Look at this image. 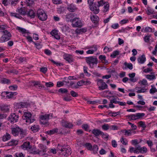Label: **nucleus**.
Here are the masks:
<instances>
[{
    "label": "nucleus",
    "mask_w": 157,
    "mask_h": 157,
    "mask_svg": "<svg viewBox=\"0 0 157 157\" xmlns=\"http://www.w3.org/2000/svg\"><path fill=\"white\" fill-rule=\"evenodd\" d=\"M109 5L108 4H107L105 5L104 6V10H103V12L104 13L107 12L109 10Z\"/></svg>",
    "instance_id": "53"
},
{
    "label": "nucleus",
    "mask_w": 157,
    "mask_h": 157,
    "mask_svg": "<svg viewBox=\"0 0 157 157\" xmlns=\"http://www.w3.org/2000/svg\"><path fill=\"white\" fill-rule=\"evenodd\" d=\"M97 85L98 86V89L100 90L108 89V85L102 79H98L97 80Z\"/></svg>",
    "instance_id": "8"
},
{
    "label": "nucleus",
    "mask_w": 157,
    "mask_h": 157,
    "mask_svg": "<svg viewBox=\"0 0 157 157\" xmlns=\"http://www.w3.org/2000/svg\"><path fill=\"white\" fill-rule=\"evenodd\" d=\"M47 68L46 67H42L40 68V71L44 74L47 72Z\"/></svg>",
    "instance_id": "58"
},
{
    "label": "nucleus",
    "mask_w": 157,
    "mask_h": 157,
    "mask_svg": "<svg viewBox=\"0 0 157 157\" xmlns=\"http://www.w3.org/2000/svg\"><path fill=\"white\" fill-rule=\"evenodd\" d=\"M92 133L95 136H98L100 135H102V137L104 138L108 139V138L109 135L106 136L105 137H104V136L105 135L103 132L101 131L98 129H94L92 131Z\"/></svg>",
    "instance_id": "11"
},
{
    "label": "nucleus",
    "mask_w": 157,
    "mask_h": 157,
    "mask_svg": "<svg viewBox=\"0 0 157 157\" xmlns=\"http://www.w3.org/2000/svg\"><path fill=\"white\" fill-rule=\"evenodd\" d=\"M138 123L140 126L143 128L144 129L146 128V126L145 125L144 122L142 121H140Z\"/></svg>",
    "instance_id": "49"
},
{
    "label": "nucleus",
    "mask_w": 157,
    "mask_h": 157,
    "mask_svg": "<svg viewBox=\"0 0 157 157\" xmlns=\"http://www.w3.org/2000/svg\"><path fill=\"white\" fill-rule=\"evenodd\" d=\"M32 114L29 112H24L22 118L23 120H26V122L28 124L33 122L35 120L31 118Z\"/></svg>",
    "instance_id": "5"
},
{
    "label": "nucleus",
    "mask_w": 157,
    "mask_h": 157,
    "mask_svg": "<svg viewBox=\"0 0 157 157\" xmlns=\"http://www.w3.org/2000/svg\"><path fill=\"white\" fill-rule=\"evenodd\" d=\"M21 108H26L29 105V103L27 102H21Z\"/></svg>",
    "instance_id": "45"
},
{
    "label": "nucleus",
    "mask_w": 157,
    "mask_h": 157,
    "mask_svg": "<svg viewBox=\"0 0 157 157\" xmlns=\"http://www.w3.org/2000/svg\"><path fill=\"white\" fill-rule=\"evenodd\" d=\"M119 54V52L118 51H115L113 52L112 54L110 55V57L113 58H114L117 55H118Z\"/></svg>",
    "instance_id": "41"
},
{
    "label": "nucleus",
    "mask_w": 157,
    "mask_h": 157,
    "mask_svg": "<svg viewBox=\"0 0 157 157\" xmlns=\"http://www.w3.org/2000/svg\"><path fill=\"white\" fill-rule=\"evenodd\" d=\"M17 11L21 15H25L27 12V10L25 7H21V8H18L17 10Z\"/></svg>",
    "instance_id": "19"
},
{
    "label": "nucleus",
    "mask_w": 157,
    "mask_h": 157,
    "mask_svg": "<svg viewBox=\"0 0 157 157\" xmlns=\"http://www.w3.org/2000/svg\"><path fill=\"white\" fill-rule=\"evenodd\" d=\"M25 3L27 6L32 7L34 5V1L32 0H26Z\"/></svg>",
    "instance_id": "29"
},
{
    "label": "nucleus",
    "mask_w": 157,
    "mask_h": 157,
    "mask_svg": "<svg viewBox=\"0 0 157 157\" xmlns=\"http://www.w3.org/2000/svg\"><path fill=\"white\" fill-rule=\"evenodd\" d=\"M67 9L70 12H75L77 9V8L72 4L68 5Z\"/></svg>",
    "instance_id": "17"
},
{
    "label": "nucleus",
    "mask_w": 157,
    "mask_h": 157,
    "mask_svg": "<svg viewBox=\"0 0 157 157\" xmlns=\"http://www.w3.org/2000/svg\"><path fill=\"white\" fill-rule=\"evenodd\" d=\"M10 94L7 95L6 98H12L14 95H16L17 94V93L16 92H10Z\"/></svg>",
    "instance_id": "36"
},
{
    "label": "nucleus",
    "mask_w": 157,
    "mask_h": 157,
    "mask_svg": "<svg viewBox=\"0 0 157 157\" xmlns=\"http://www.w3.org/2000/svg\"><path fill=\"white\" fill-rule=\"evenodd\" d=\"M118 129V127L116 125H112L109 126V129L111 130H117Z\"/></svg>",
    "instance_id": "57"
},
{
    "label": "nucleus",
    "mask_w": 157,
    "mask_h": 157,
    "mask_svg": "<svg viewBox=\"0 0 157 157\" xmlns=\"http://www.w3.org/2000/svg\"><path fill=\"white\" fill-rule=\"evenodd\" d=\"M58 129L57 128H55L52 129L46 132V133L49 135H51L57 133L58 132Z\"/></svg>",
    "instance_id": "23"
},
{
    "label": "nucleus",
    "mask_w": 157,
    "mask_h": 157,
    "mask_svg": "<svg viewBox=\"0 0 157 157\" xmlns=\"http://www.w3.org/2000/svg\"><path fill=\"white\" fill-rule=\"evenodd\" d=\"M102 128L104 130H107L109 129V126L108 124H105L102 126Z\"/></svg>",
    "instance_id": "44"
},
{
    "label": "nucleus",
    "mask_w": 157,
    "mask_h": 157,
    "mask_svg": "<svg viewBox=\"0 0 157 157\" xmlns=\"http://www.w3.org/2000/svg\"><path fill=\"white\" fill-rule=\"evenodd\" d=\"M63 58L69 63H71L73 62L74 59L72 56L68 54L65 53L63 55Z\"/></svg>",
    "instance_id": "13"
},
{
    "label": "nucleus",
    "mask_w": 157,
    "mask_h": 157,
    "mask_svg": "<svg viewBox=\"0 0 157 157\" xmlns=\"http://www.w3.org/2000/svg\"><path fill=\"white\" fill-rule=\"evenodd\" d=\"M127 117H128V118L133 120L138 119L136 113L135 114H131L128 115L127 116Z\"/></svg>",
    "instance_id": "33"
},
{
    "label": "nucleus",
    "mask_w": 157,
    "mask_h": 157,
    "mask_svg": "<svg viewBox=\"0 0 157 157\" xmlns=\"http://www.w3.org/2000/svg\"><path fill=\"white\" fill-rule=\"evenodd\" d=\"M132 129H129L128 130H127L126 131H125V135H127V136H131V134L132 133Z\"/></svg>",
    "instance_id": "56"
},
{
    "label": "nucleus",
    "mask_w": 157,
    "mask_h": 157,
    "mask_svg": "<svg viewBox=\"0 0 157 157\" xmlns=\"http://www.w3.org/2000/svg\"><path fill=\"white\" fill-rule=\"evenodd\" d=\"M151 36V35L147 34V35L145 36L144 38V40L145 42H148L150 40V37Z\"/></svg>",
    "instance_id": "40"
},
{
    "label": "nucleus",
    "mask_w": 157,
    "mask_h": 157,
    "mask_svg": "<svg viewBox=\"0 0 157 157\" xmlns=\"http://www.w3.org/2000/svg\"><path fill=\"white\" fill-rule=\"evenodd\" d=\"M17 86L16 85L13 86H11L9 87V88L12 90H15L17 89Z\"/></svg>",
    "instance_id": "61"
},
{
    "label": "nucleus",
    "mask_w": 157,
    "mask_h": 157,
    "mask_svg": "<svg viewBox=\"0 0 157 157\" xmlns=\"http://www.w3.org/2000/svg\"><path fill=\"white\" fill-rule=\"evenodd\" d=\"M14 107L15 108L17 109L21 108V105L20 102L15 103L14 104Z\"/></svg>",
    "instance_id": "50"
},
{
    "label": "nucleus",
    "mask_w": 157,
    "mask_h": 157,
    "mask_svg": "<svg viewBox=\"0 0 157 157\" xmlns=\"http://www.w3.org/2000/svg\"><path fill=\"white\" fill-rule=\"evenodd\" d=\"M0 82L2 84H9L11 83L10 80L6 78H3L0 80Z\"/></svg>",
    "instance_id": "27"
},
{
    "label": "nucleus",
    "mask_w": 157,
    "mask_h": 157,
    "mask_svg": "<svg viewBox=\"0 0 157 157\" xmlns=\"http://www.w3.org/2000/svg\"><path fill=\"white\" fill-rule=\"evenodd\" d=\"M73 27L80 28L82 26V23L78 18H75L73 19L72 22Z\"/></svg>",
    "instance_id": "9"
},
{
    "label": "nucleus",
    "mask_w": 157,
    "mask_h": 157,
    "mask_svg": "<svg viewBox=\"0 0 157 157\" xmlns=\"http://www.w3.org/2000/svg\"><path fill=\"white\" fill-rule=\"evenodd\" d=\"M87 67L85 66L83 67V71L84 74H86V75L88 76L89 77L90 75V74L87 71Z\"/></svg>",
    "instance_id": "42"
},
{
    "label": "nucleus",
    "mask_w": 157,
    "mask_h": 157,
    "mask_svg": "<svg viewBox=\"0 0 157 157\" xmlns=\"http://www.w3.org/2000/svg\"><path fill=\"white\" fill-rule=\"evenodd\" d=\"M62 126L67 128H72L73 126V124L70 122L63 120L61 121Z\"/></svg>",
    "instance_id": "14"
},
{
    "label": "nucleus",
    "mask_w": 157,
    "mask_h": 157,
    "mask_svg": "<svg viewBox=\"0 0 157 157\" xmlns=\"http://www.w3.org/2000/svg\"><path fill=\"white\" fill-rule=\"evenodd\" d=\"M90 19L92 22L94 24H96L99 21V17L96 15H93L90 17Z\"/></svg>",
    "instance_id": "21"
},
{
    "label": "nucleus",
    "mask_w": 157,
    "mask_h": 157,
    "mask_svg": "<svg viewBox=\"0 0 157 157\" xmlns=\"http://www.w3.org/2000/svg\"><path fill=\"white\" fill-rule=\"evenodd\" d=\"M138 62L140 64H143L146 60L145 55L143 54L141 56H139L137 59Z\"/></svg>",
    "instance_id": "20"
},
{
    "label": "nucleus",
    "mask_w": 157,
    "mask_h": 157,
    "mask_svg": "<svg viewBox=\"0 0 157 157\" xmlns=\"http://www.w3.org/2000/svg\"><path fill=\"white\" fill-rule=\"evenodd\" d=\"M86 149L90 151H92V146L90 143H86L83 145Z\"/></svg>",
    "instance_id": "32"
},
{
    "label": "nucleus",
    "mask_w": 157,
    "mask_h": 157,
    "mask_svg": "<svg viewBox=\"0 0 157 157\" xmlns=\"http://www.w3.org/2000/svg\"><path fill=\"white\" fill-rule=\"evenodd\" d=\"M62 30L63 32H65L69 30V28L68 26L65 25L62 27Z\"/></svg>",
    "instance_id": "51"
},
{
    "label": "nucleus",
    "mask_w": 157,
    "mask_h": 157,
    "mask_svg": "<svg viewBox=\"0 0 157 157\" xmlns=\"http://www.w3.org/2000/svg\"><path fill=\"white\" fill-rule=\"evenodd\" d=\"M146 78L148 79L151 80L155 79V76L154 75H146Z\"/></svg>",
    "instance_id": "46"
},
{
    "label": "nucleus",
    "mask_w": 157,
    "mask_h": 157,
    "mask_svg": "<svg viewBox=\"0 0 157 157\" xmlns=\"http://www.w3.org/2000/svg\"><path fill=\"white\" fill-rule=\"evenodd\" d=\"M49 61H51L53 64L56 65L57 66H63V64L60 63L56 62L52 59H49Z\"/></svg>",
    "instance_id": "38"
},
{
    "label": "nucleus",
    "mask_w": 157,
    "mask_h": 157,
    "mask_svg": "<svg viewBox=\"0 0 157 157\" xmlns=\"http://www.w3.org/2000/svg\"><path fill=\"white\" fill-rule=\"evenodd\" d=\"M37 15L38 18L41 21H45L47 18V16L44 11L41 9H38L37 12Z\"/></svg>",
    "instance_id": "6"
},
{
    "label": "nucleus",
    "mask_w": 157,
    "mask_h": 157,
    "mask_svg": "<svg viewBox=\"0 0 157 157\" xmlns=\"http://www.w3.org/2000/svg\"><path fill=\"white\" fill-rule=\"evenodd\" d=\"M19 116L15 113H12L9 117L8 120L10 121L12 123H13L14 122H16L18 119Z\"/></svg>",
    "instance_id": "12"
},
{
    "label": "nucleus",
    "mask_w": 157,
    "mask_h": 157,
    "mask_svg": "<svg viewBox=\"0 0 157 157\" xmlns=\"http://www.w3.org/2000/svg\"><path fill=\"white\" fill-rule=\"evenodd\" d=\"M71 95L73 97H75L78 96V94L73 90H72L70 92Z\"/></svg>",
    "instance_id": "60"
},
{
    "label": "nucleus",
    "mask_w": 157,
    "mask_h": 157,
    "mask_svg": "<svg viewBox=\"0 0 157 157\" xmlns=\"http://www.w3.org/2000/svg\"><path fill=\"white\" fill-rule=\"evenodd\" d=\"M11 132L12 134L14 136H18L19 134L21 137H24L25 135V133L23 130L19 127L16 126L11 128Z\"/></svg>",
    "instance_id": "3"
},
{
    "label": "nucleus",
    "mask_w": 157,
    "mask_h": 157,
    "mask_svg": "<svg viewBox=\"0 0 157 157\" xmlns=\"http://www.w3.org/2000/svg\"><path fill=\"white\" fill-rule=\"evenodd\" d=\"M15 157H25V155L22 153H16L15 155Z\"/></svg>",
    "instance_id": "63"
},
{
    "label": "nucleus",
    "mask_w": 157,
    "mask_h": 157,
    "mask_svg": "<svg viewBox=\"0 0 157 157\" xmlns=\"http://www.w3.org/2000/svg\"><path fill=\"white\" fill-rule=\"evenodd\" d=\"M129 151L131 153L133 152L135 153H139V151H138L137 149H136V147L135 148V149L134 148L132 147H130Z\"/></svg>",
    "instance_id": "35"
},
{
    "label": "nucleus",
    "mask_w": 157,
    "mask_h": 157,
    "mask_svg": "<svg viewBox=\"0 0 157 157\" xmlns=\"http://www.w3.org/2000/svg\"><path fill=\"white\" fill-rule=\"evenodd\" d=\"M17 29L23 34L25 33H26V30L25 29L19 27H17Z\"/></svg>",
    "instance_id": "48"
},
{
    "label": "nucleus",
    "mask_w": 157,
    "mask_h": 157,
    "mask_svg": "<svg viewBox=\"0 0 157 157\" xmlns=\"http://www.w3.org/2000/svg\"><path fill=\"white\" fill-rule=\"evenodd\" d=\"M136 149L139 151V153H145L147 152V149L146 147H141L140 145H138L136 147Z\"/></svg>",
    "instance_id": "18"
},
{
    "label": "nucleus",
    "mask_w": 157,
    "mask_h": 157,
    "mask_svg": "<svg viewBox=\"0 0 157 157\" xmlns=\"http://www.w3.org/2000/svg\"><path fill=\"white\" fill-rule=\"evenodd\" d=\"M151 88L149 92L151 94H154L157 92V89L154 87L153 85L151 86Z\"/></svg>",
    "instance_id": "39"
},
{
    "label": "nucleus",
    "mask_w": 157,
    "mask_h": 157,
    "mask_svg": "<svg viewBox=\"0 0 157 157\" xmlns=\"http://www.w3.org/2000/svg\"><path fill=\"white\" fill-rule=\"evenodd\" d=\"M94 0H88V2L90 6V10L94 13L96 14L99 13V7L102 6L105 4L103 0H100L97 1V2L93 3Z\"/></svg>",
    "instance_id": "1"
},
{
    "label": "nucleus",
    "mask_w": 157,
    "mask_h": 157,
    "mask_svg": "<svg viewBox=\"0 0 157 157\" xmlns=\"http://www.w3.org/2000/svg\"><path fill=\"white\" fill-rule=\"evenodd\" d=\"M57 150H59L60 154L65 157L70 155L72 153L71 148L69 146L61 145L59 144L57 146Z\"/></svg>",
    "instance_id": "2"
},
{
    "label": "nucleus",
    "mask_w": 157,
    "mask_h": 157,
    "mask_svg": "<svg viewBox=\"0 0 157 157\" xmlns=\"http://www.w3.org/2000/svg\"><path fill=\"white\" fill-rule=\"evenodd\" d=\"M18 140H12L9 142L7 144L9 146H16L18 144Z\"/></svg>",
    "instance_id": "24"
},
{
    "label": "nucleus",
    "mask_w": 157,
    "mask_h": 157,
    "mask_svg": "<svg viewBox=\"0 0 157 157\" xmlns=\"http://www.w3.org/2000/svg\"><path fill=\"white\" fill-rule=\"evenodd\" d=\"M90 82L89 81H84L83 80L79 81L77 83V85L79 86H82L83 84H90Z\"/></svg>",
    "instance_id": "30"
},
{
    "label": "nucleus",
    "mask_w": 157,
    "mask_h": 157,
    "mask_svg": "<svg viewBox=\"0 0 157 157\" xmlns=\"http://www.w3.org/2000/svg\"><path fill=\"white\" fill-rule=\"evenodd\" d=\"M40 150L41 151V152L42 151L43 152H46V147L44 146L43 144H40Z\"/></svg>",
    "instance_id": "34"
},
{
    "label": "nucleus",
    "mask_w": 157,
    "mask_h": 157,
    "mask_svg": "<svg viewBox=\"0 0 157 157\" xmlns=\"http://www.w3.org/2000/svg\"><path fill=\"white\" fill-rule=\"evenodd\" d=\"M58 92L62 94L67 93L68 90L67 89L65 88H60L58 90Z\"/></svg>",
    "instance_id": "47"
},
{
    "label": "nucleus",
    "mask_w": 157,
    "mask_h": 157,
    "mask_svg": "<svg viewBox=\"0 0 157 157\" xmlns=\"http://www.w3.org/2000/svg\"><path fill=\"white\" fill-rule=\"evenodd\" d=\"M29 150V153L33 155L39 154L44 155L45 154V153L41 154V151L39 149L36 150V147L34 146L32 147L31 146Z\"/></svg>",
    "instance_id": "10"
},
{
    "label": "nucleus",
    "mask_w": 157,
    "mask_h": 157,
    "mask_svg": "<svg viewBox=\"0 0 157 157\" xmlns=\"http://www.w3.org/2000/svg\"><path fill=\"white\" fill-rule=\"evenodd\" d=\"M147 10L146 13L148 15L154 14V10L150 7H147Z\"/></svg>",
    "instance_id": "31"
},
{
    "label": "nucleus",
    "mask_w": 157,
    "mask_h": 157,
    "mask_svg": "<svg viewBox=\"0 0 157 157\" xmlns=\"http://www.w3.org/2000/svg\"><path fill=\"white\" fill-rule=\"evenodd\" d=\"M112 50L111 48H109L107 46H105L104 48V51H105V52L107 53Z\"/></svg>",
    "instance_id": "64"
},
{
    "label": "nucleus",
    "mask_w": 157,
    "mask_h": 157,
    "mask_svg": "<svg viewBox=\"0 0 157 157\" xmlns=\"http://www.w3.org/2000/svg\"><path fill=\"white\" fill-rule=\"evenodd\" d=\"M86 60L90 67L93 68L94 64L98 63V59L96 56H90L86 57Z\"/></svg>",
    "instance_id": "4"
},
{
    "label": "nucleus",
    "mask_w": 157,
    "mask_h": 157,
    "mask_svg": "<svg viewBox=\"0 0 157 157\" xmlns=\"http://www.w3.org/2000/svg\"><path fill=\"white\" fill-rule=\"evenodd\" d=\"M124 64L130 70H132L133 68V65L131 63H127L126 62L124 63Z\"/></svg>",
    "instance_id": "43"
},
{
    "label": "nucleus",
    "mask_w": 157,
    "mask_h": 157,
    "mask_svg": "<svg viewBox=\"0 0 157 157\" xmlns=\"http://www.w3.org/2000/svg\"><path fill=\"white\" fill-rule=\"evenodd\" d=\"M10 135L8 133L6 132V134L4 135L2 137V140L4 142H5L10 140L11 138Z\"/></svg>",
    "instance_id": "22"
},
{
    "label": "nucleus",
    "mask_w": 157,
    "mask_h": 157,
    "mask_svg": "<svg viewBox=\"0 0 157 157\" xmlns=\"http://www.w3.org/2000/svg\"><path fill=\"white\" fill-rule=\"evenodd\" d=\"M152 29L149 27H147L145 28L144 31L145 32H152Z\"/></svg>",
    "instance_id": "54"
},
{
    "label": "nucleus",
    "mask_w": 157,
    "mask_h": 157,
    "mask_svg": "<svg viewBox=\"0 0 157 157\" xmlns=\"http://www.w3.org/2000/svg\"><path fill=\"white\" fill-rule=\"evenodd\" d=\"M117 99L119 100V98H113L112 99H111L110 101V103H114L115 104H118L119 101H117Z\"/></svg>",
    "instance_id": "52"
},
{
    "label": "nucleus",
    "mask_w": 157,
    "mask_h": 157,
    "mask_svg": "<svg viewBox=\"0 0 157 157\" xmlns=\"http://www.w3.org/2000/svg\"><path fill=\"white\" fill-rule=\"evenodd\" d=\"M75 16L73 13H70L67 14L65 16V19L67 21H70L72 22V20H73V18Z\"/></svg>",
    "instance_id": "16"
},
{
    "label": "nucleus",
    "mask_w": 157,
    "mask_h": 157,
    "mask_svg": "<svg viewBox=\"0 0 157 157\" xmlns=\"http://www.w3.org/2000/svg\"><path fill=\"white\" fill-rule=\"evenodd\" d=\"M98 149V147L96 145H94L93 147H92V151H93V153L94 154H95L97 153Z\"/></svg>",
    "instance_id": "37"
},
{
    "label": "nucleus",
    "mask_w": 157,
    "mask_h": 157,
    "mask_svg": "<svg viewBox=\"0 0 157 157\" xmlns=\"http://www.w3.org/2000/svg\"><path fill=\"white\" fill-rule=\"evenodd\" d=\"M82 128L84 129L86 131H87L89 128V126L87 124H83L82 126Z\"/></svg>",
    "instance_id": "62"
},
{
    "label": "nucleus",
    "mask_w": 157,
    "mask_h": 157,
    "mask_svg": "<svg viewBox=\"0 0 157 157\" xmlns=\"http://www.w3.org/2000/svg\"><path fill=\"white\" fill-rule=\"evenodd\" d=\"M27 14L28 16L29 17L32 18H34L35 17V13L34 11L32 10H30L28 12Z\"/></svg>",
    "instance_id": "28"
},
{
    "label": "nucleus",
    "mask_w": 157,
    "mask_h": 157,
    "mask_svg": "<svg viewBox=\"0 0 157 157\" xmlns=\"http://www.w3.org/2000/svg\"><path fill=\"white\" fill-rule=\"evenodd\" d=\"M31 146L30 145L29 142H26L23 144L21 146V147L23 148H25L26 149L29 150Z\"/></svg>",
    "instance_id": "25"
},
{
    "label": "nucleus",
    "mask_w": 157,
    "mask_h": 157,
    "mask_svg": "<svg viewBox=\"0 0 157 157\" xmlns=\"http://www.w3.org/2000/svg\"><path fill=\"white\" fill-rule=\"evenodd\" d=\"M136 114L137 115V117L138 119L142 118L145 115V114L144 113H136Z\"/></svg>",
    "instance_id": "59"
},
{
    "label": "nucleus",
    "mask_w": 157,
    "mask_h": 157,
    "mask_svg": "<svg viewBox=\"0 0 157 157\" xmlns=\"http://www.w3.org/2000/svg\"><path fill=\"white\" fill-rule=\"evenodd\" d=\"M45 86L47 87H51L54 86V84L52 82H46Z\"/></svg>",
    "instance_id": "55"
},
{
    "label": "nucleus",
    "mask_w": 157,
    "mask_h": 157,
    "mask_svg": "<svg viewBox=\"0 0 157 157\" xmlns=\"http://www.w3.org/2000/svg\"><path fill=\"white\" fill-rule=\"evenodd\" d=\"M3 33V35L0 38V40L2 42L7 41L10 39L11 35L10 33L7 30L1 31Z\"/></svg>",
    "instance_id": "7"
},
{
    "label": "nucleus",
    "mask_w": 157,
    "mask_h": 157,
    "mask_svg": "<svg viewBox=\"0 0 157 157\" xmlns=\"http://www.w3.org/2000/svg\"><path fill=\"white\" fill-rule=\"evenodd\" d=\"M31 129L34 132H36L40 130L39 126L37 125H34L31 128Z\"/></svg>",
    "instance_id": "26"
},
{
    "label": "nucleus",
    "mask_w": 157,
    "mask_h": 157,
    "mask_svg": "<svg viewBox=\"0 0 157 157\" xmlns=\"http://www.w3.org/2000/svg\"><path fill=\"white\" fill-rule=\"evenodd\" d=\"M0 110L3 112H9L10 111V108L8 106L2 104L0 105Z\"/></svg>",
    "instance_id": "15"
}]
</instances>
